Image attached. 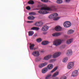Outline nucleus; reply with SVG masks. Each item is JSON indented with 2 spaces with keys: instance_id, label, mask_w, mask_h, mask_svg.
<instances>
[{
  "instance_id": "2eb2a0df",
  "label": "nucleus",
  "mask_w": 79,
  "mask_h": 79,
  "mask_svg": "<svg viewBox=\"0 0 79 79\" xmlns=\"http://www.w3.org/2000/svg\"><path fill=\"white\" fill-rule=\"evenodd\" d=\"M73 39H70L67 41L66 43L67 44H71L73 42Z\"/></svg>"
},
{
  "instance_id": "6ab92c4d",
  "label": "nucleus",
  "mask_w": 79,
  "mask_h": 79,
  "mask_svg": "<svg viewBox=\"0 0 79 79\" xmlns=\"http://www.w3.org/2000/svg\"><path fill=\"white\" fill-rule=\"evenodd\" d=\"M48 44V41H43L42 43V45H47Z\"/></svg>"
},
{
  "instance_id": "aec40b11",
  "label": "nucleus",
  "mask_w": 79,
  "mask_h": 79,
  "mask_svg": "<svg viewBox=\"0 0 79 79\" xmlns=\"http://www.w3.org/2000/svg\"><path fill=\"white\" fill-rule=\"evenodd\" d=\"M58 74H59V72H56L54 73V74L52 75V77H56V76H57Z\"/></svg>"
},
{
  "instance_id": "4468645a",
  "label": "nucleus",
  "mask_w": 79,
  "mask_h": 79,
  "mask_svg": "<svg viewBox=\"0 0 79 79\" xmlns=\"http://www.w3.org/2000/svg\"><path fill=\"white\" fill-rule=\"evenodd\" d=\"M52 57V55H48L47 56L45 57L44 58V60H48L49 59H50V58Z\"/></svg>"
},
{
  "instance_id": "c9c22d12",
  "label": "nucleus",
  "mask_w": 79,
  "mask_h": 79,
  "mask_svg": "<svg viewBox=\"0 0 79 79\" xmlns=\"http://www.w3.org/2000/svg\"><path fill=\"white\" fill-rule=\"evenodd\" d=\"M41 0V1H42V2H48V0Z\"/></svg>"
},
{
  "instance_id": "2f4dec72",
  "label": "nucleus",
  "mask_w": 79,
  "mask_h": 79,
  "mask_svg": "<svg viewBox=\"0 0 79 79\" xmlns=\"http://www.w3.org/2000/svg\"><path fill=\"white\" fill-rule=\"evenodd\" d=\"M53 14L52 15H49V18L50 19H51L52 18H53Z\"/></svg>"
},
{
  "instance_id": "a19ab883",
  "label": "nucleus",
  "mask_w": 79,
  "mask_h": 79,
  "mask_svg": "<svg viewBox=\"0 0 79 79\" xmlns=\"http://www.w3.org/2000/svg\"><path fill=\"white\" fill-rule=\"evenodd\" d=\"M67 3H68L70 2V0H65Z\"/></svg>"
},
{
  "instance_id": "9b49d317",
  "label": "nucleus",
  "mask_w": 79,
  "mask_h": 79,
  "mask_svg": "<svg viewBox=\"0 0 79 79\" xmlns=\"http://www.w3.org/2000/svg\"><path fill=\"white\" fill-rule=\"evenodd\" d=\"M47 64V62H45L43 64H40L39 65V67L40 68H42L43 67H44V66H46Z\"/></svg>"
},
{
  "instance_id": "79ce46f5",
  "label": "nucleus",
  "mask_w": 79,
  "mask_h": 79,
  "mask_svg": "<svg viewBox=\"0 0 79 79\" xmlns=\"http://www.w3.org/2000/svg\"><path fill=\"white\" fill-rule=\"evenodd\" d=\"M43 34H44V35H45V34H47V33H46V32H43Z\"/></svg>"
},
{
  "instance_id": "49530a36",
  "label": "nucleus",
  "mask_w": 79,
  "mask_h": 79,
  "mask_svg": "<svg viewBox=\"0 0 79 79\" xmlns=\"http://www.w3.org/2000/svg\"><path fill=\"white\" fill-rule=\"evenodd\" d=\"M56 79H58V78H56Z\"/></svg>"
},
{
  "instance_id": "0eeeda50",
  "label": "nucleus",
  "mask_w": 79,
  "mask_h": 79,
  "mask_svg": "<svg viewBox=\"0 0 79 79\" xmlns=\"http://www.w3.org/2000/svg\"><path fill=\"white\" fill-rule=\"evenodd\" d=\"M48 26L47 25H45L42 27L41 30L42 31H46L48 30Z\"/></svg>"
},
{
  "instance_id": "f704fd0d",
  "label": "nucleus",
  "mask_w": 79,
  "mask_h": 79,
  "mask_svg": "<svg viewBox=\"0 0 79 79\" xmlns=\"http://www.w3.org/2000/svg\"><path fill=\"white\" fill-rule=\"evenodd\" d=\"M55 61V59H52L50 60L49 61L50 63H52L53 62H54V61Z\"/></svg>"
},
{
  "instance_id": "423d86ee",
  "label": "nucleus",
  "mask_w": 79,
  "mask_h": 79,
  "mask_svg": "<svg viewBox=\"0 0 79 79\" xmlns=\"http://www.w3.org/2000/svg\"><path fill=\"white\" fill-rule=\"evenodd\" d=\"M32 55H33L34 56H39L40 54L39 53V52L37 51H35L32 53Z\"/></svg>"
},
{
  "instance_id": "4c0bfd02",
  "label": "nucleus",
  "mask_w": 79,
  "mask_h": 79,
  "mask_svg": "<svg viewBox=\"0 0 79 79\" xmlns=\"http://www.w3.org/2000/svg\"><path fill=\"white\" fill-rule=\"evenodd\" d=\"M60 79H66V77L65 76L62 77H61Z\"/></svg>"
},
{
  "instance_id": "72a5a7b5",
  "label": "nucleus",
  "mask_w": 79,
  "mask_h": 79,
  "mask_svg": "<svg viewBox=\"0 0 79 79\" xmlns=\"http://www.w3.org/2000/svg\"><path fill=\"white\" fill-rule=\"evenodd\" d=\"M39 24H40V26H42L43 24H44V23L42 21H40L39 22Z\"/></svg>"
},
{
  "instance_id": "f03ea898",
  "label": "nucleus",
  "mask_w": 79,
  "mask_h": 79,
  "mask_svg": "<svg viewBox=\"0 0 79 79\" xmlns=\"http://www.w3.org/2000/svg\"><path fill=\"white\" fill-rule=\"evenodd\" d=\"M63 41V40H61L60 39L56 40L53 42V44L56 46H58V45H60Z\"/></svg>"
},
{
  "instance_id": "7c9ffc66",
  "label": "nucleus",
  "mask_w": 79,
  "mask_h": 79,
  "mask_svg": "<svg viewBox=\"0 0 79 79\" xmlns=\"http://www.w3.org/2000/svg\"><path fill=\"white\" fill-rule=\"evenodd\" d=\"M35 26H40V25L39 24V22H37L35 23Z\"/></svg>"
},
{
  "instance_id": "412c9836",
  "label": "nucleus",
  "mask_w": 79,
  "mask_h": 79,
  "mask_svg": "<svg viewBox=\"0 0 79 79\" xmlns=\"http://www.w3.org/2000/svg\"><path fill=\"white\" fill-rule=\"evenodd\" d=\"M72 54V50H70L68 51L66 53V55H71Z\"/></svg>"
},
{
  "instance_id": "f8f14e48",
  "label": "nucleus",
  "mask_w": 79,
  "mask_h": 79,
  "mask_svg": "<svg viewBox=\"0 0 79 79\" xmlns=\"http://www.w3.org/2000/svg\"><path fill=\"white\" fill-rule=\"evenodd\" d=\"M61 35V33H55L52 34L53 37H57Z\"/></svg>"
},
{
  "instance_id": "dca6fc26",
  "label": "nucleus",
  "mask_w": 79,
  "mask_h": 79,
  "mask_svg": "<svg viewBox=\"0 0 79 79\" xmlns=\"http://www.w3.org/2000/svg\"><path fill=\"white\" fill-rule=\"evenodd\" d=\"M53 66L52 64H50L47 67V69H52L53 68Z\"/></svg>"
},
{
  "instance_id": "37998d69",
  "label": "nucleus",
  "mask_w": 79,
  "mask_h": 79,
  "mask_svg": "<svg viewBox=\"0 0 79 79\" xmlns=\"http://www.w3.org/2000/svg\"><path fill=\"white\" fill-rule=\"evenodd\" d=\"M27 22L28 23H30V21H27Z\"/></svg>"
},
{
  "instance_id": "f3484780",
  "label": "nucleus",
  "mask_w": 79,
  "mask_h": 79,
  "mask_svg": "<svg viewBox=\"0 0 79 79\" xmlns=\"http://www.w3.org/2000/svg\"><path fill=\"white\" fill-rule=\"evenodd\" d=\"M47 71H48V69H47V68H44L42 70V73L44 74L46 72H47Z\"/></svg>"
},
{
  "instance_id": "4be33fe9",
  "label": "nucleus",
  "mask_w": 79,
  "mask_h": 79,
  "mask_svg": "<svg viewBox=\"0 0 79 79\" xmlns=\"http://www.w3.org/2000/svg\"><path fill=\"white\" fill-rule=\"evenodd\" d=\"M34 34V32L32 31H31L28 32V35L29 36H32Z\"/></svg>"
},
{
  "instance_id": "c85d7f7f",
  "label": "nucleus",
  "mask_w": 79,
  "mask_h": 79,
  "mask_svg": "<svg viewBox=\"0 0 79 79\" xmlns=\"http://www.w3.org/2000/svg\"><path fill=\"white\" fill-rule=\"evenodd\" d=\"M57 69V67H55L54 69H53L51 72V73H53L55 72Z\"/></svg>"
},
{
  "instance_id": "e433bc0d",
  "label": "nucleus",
  "mask_w": 79,
  "mask_h": 79,
  "mask_svg": "<svg viewBox=\"0 0 79 79\" xmlns=\"http://www.w3.org/2000/svg\"><path fill=\"white\" fill-rule=\"evenodd\" d=\"M27 10H31V7L29 6H28L26 8Z\"/></svg>"
},
{
  "instance_id": "bb28decb",
  "label": "nucleus",
  "mask_w": 79,
  "mask_h": 79,
  "mask_svg": "<svg viewBox=\"0 0 79 79\" xmlns=\"http://www.w3.org/2000/svg\"><path fill=\"white\" fill-rule=\"evenodd\" d=\"M29 15H36V13H35V12H30L29 13Z\"/></svg>"
},
{
  "instance_id": "5701e85b",
  "label": "nucleus",
  "mask_w": 79,
  "mask_h": 79,
  "mask_svg": "<svg viewBox=\"0 0 79 79\" xmlns=\"http://www.w3.org/2000/svg\"><path fill=\"white\" fill-rule=\"evenodd\" d=\"M28 4H30L31 5H33L34 3V1L31 0L28 2Z\"/></svg>"
},
{
  "instance_id": "de8ad7c7",
  "label": "nucleus",
  "mask_w": 79,
  "mask_h": 79,
  "mask_svg": "<svg viewBox=\"0 0 79 79\" xmlns=\"http://www.w3.org/2000/svg\"><path fill=\"white\" fill-rule=\"evenodd\" d=\"M35 10H37V9H35Z\"/></svg>"
},
{
  "instance_id": "7ed1b4c3",
  "label": "nucleus",
  "mask_w": 79,
  "mask_h": 79,
  "mask_svg": "<svg viewBox=\"0 0 79 79\" xmlns=\"http://www.w3.org/2000/svg\"><path fill=\"white\" fill-rule=\"evenodd\" d=\"M74 62H70L68 63L67 68L69 69H72L74 67Z\"/></svg>"
},
{
  "instance_id": "1a4fd4ad",
  "label": "nucleus",
  "mask_w": 79,
  "mask_h": 79,
  "mask_svg": "<svg viewBox=\"0 0 79 79\" xmlns=\"http://www.w3.org/2000/svg\"><path fill=\"white\" fill-rule=\"evenodd\" d=\"M78 74V71L77 70H75L73 72L72 74V77H76Z\"/></svg>"
},
{
  "instance_id": "a211bd4d",
  "label": "nucleus",
  "mask_w": 79,
  "mask_h": 79,
  "mask_svg": "<svg viewBox=\"0 0 79 79\" xmlns=\"http://www.w3.org/2000/svg\"><path fill=\"white\" fill-rule=\"evenodd\" d=\"M28 19L30 20H33L35 19V17H33L32 15H31L28 17Z\"/></svg>"
},
{
  "instance_id": "a18cd8bd",
  "label": "nucleus",
  "mask_w": 79,
  "mask_h": 79,
  "mask_svg": "<svg viewBox=\"0 0 79 79\" xmlns=\"http://www.w3.org/2000/svg\"><path fill=\"white\" fill-rule=\"evenodd\" d=\"M33 23V21H30V23Z\"/></svg>"
},
{
  "instance_id": "c756f323",
  "label": "nucleus",
  "mask_w": 79,
  "mask_h": 79,
  "mask_svg": "<svg viewBox=\"0 0 79 79\" xmlns=\"http://www.w3.org/2000/svg\"><path fill=\"white\" fill-rule=\"evenodd\" d=\"M40 58L38 57L36 58L35 59V61L36 62H39V61H40Z\"/></svg>"
},
{
  "instance_id": "c03bdc74",
  "label": "nucleus",
  "mask_w": 79,
  "mask_h": 79,
  "mask_svg": "<svg viewBox=\"0 0 79 79\" xmlns=\"http://www.w3.org/2000/svg\"><path fill=\"white\" fill-rule=\"evenodd\" d=\"M37 35L36 34H35V35H34V36H35V37H36V36H37Z\"/></svg>"
},
{
  "instance_id": "9d476101",
  "label": "nucleus",
  "mask_w": 79,
  "mask_h": 79,
  "mask_svg": "<svg viewBox=\"0 0 79 79\" xmlns=\"http://www.w3.org/2000/svg\"><path fill=\"white\" fill-rule=\"evenodd\" d=\"M62 28L60 26H57L55 27V30L56 31H61Z\"/></svg>"
},
{
  "instance_id": "58836bf2",
  "label": "nucleus",
  "mask_w": 79,
  "mask_h": 79,
  "mask_svg": "<svg viewBox=\"0 0 79 79\" xmlns=\"http://www.w3.org/2000/svg\"><path fill=\"white\" fill-rule=\"evenodd\" d=\"M39 29V28L37 27H35V30L38 31Z\"/></svg>"
},
{
  "instance_id": "cd10ccee",
  "label": "nucleus",
  "mask_w": 79,
  "mask_h": 79,
  "mask_svg": "<svg viewBox=\"0 0 79 79\" xmlns=\"http://www.w3.org/2000/svg\"><path fill=\"white\" fill-rule=\"evenodd\" d=\"M52 75L51 74H49L47 75L45 77V79H50V76H51Z\"/></svg>"
},
{
  "instance_id": "ddd939ff",
  "label": "nucleus",
  "mask_w": 79,
  "mask_h": 79,
  "mask_svg": "<svg viewBox=\"0 0 79 79\" xmlns=\"http://www.w3.org/2000/svg\"><path fill=\"white\" fill-rule=\"evenodd\" d=\"M30 50H35V48H34V46H35V45L34 44H30Z\"/></svg>"
},
{
  "instance_id": "20e7f679",
  "label": "nucleus",
  "mask_w": 79,
  "mask_h": 79,
  "mask_svg": "<svg viewBox=\"0 0 79 79\" xmlns=\"http://www.w3.org/2000/svg\"><path fill=\"white\" fill-rule=\"evenodd\" d=\"M71 25V22L69 21H66L64 23V26L65 27H69Z\"/></svg>"
},
{
  "instance_id": "393cba45",
  "label": "nucleus",
  "mask_w": 79,
  "mask_h": 79,
  "mask_svg": "<svg viewBox=\"0 0 79 79\" xmlns=\"http://www.w3.org/2000/svg\"><path fill=\"white\" fill-rule=\"evenodd\" d=\"M68 57H65V58L62 61L64 63H66V62L68 61Z\"/></svg>"
},
{
  "instance_id": "473e14b6",
  "label": "nucleus",
  "mask_w": 79,
  "mask_h": 79,
  "mask_svg": "<svg viewBox=\"0 0 79 79\" xmlns=\"http://www.w3.org/2000/svg\"><path fill=\"white\" fill-rule=\"evenodd\" d=\"M42 40L40 38H39L37 40V42H40Z\"/></svg>"
},
{
  "instance_id": "ea45409f",
  "label": "nucleus",
  "mask_w": 79,
  "mask_h": 79,
  "mask_svg": "<svg viewBox=\"0 0 79 79\" xmlns=\"http://www.w3.org/2000/svg\"><path fill=\"white\" fill-rule=\"evenodd\" d=\"M35 27H33L31 28V30H35Z\"/></svg>"
},
{
  "instance_id": "6e6552de",
  "label": "nucleus",
  "mask_w": 79,
  "mask_h": 79,
  "mask_svg": "<svg viewBox=\"0 0 79 79\" xmlns=\"http://www.w3.org/2000/svg\"><path fill=\"white\" fill-rule=\"evenodd\" d=\"M60 54L61 53L60 52H56L53 55L52 57L54 58H57V57H58V56L60 55Z\"/></svg>"
},
{
  "instance_id": "b1692460",
  "label": "nucleus",
  "mask_w": 79,
  "mask_h": 79,
  "mask_svg": "<svg viewBox=\"0 0 79 79\" xmlns=\"http://www.w3.org/2000/svg\"><path fill=\"white\" fill-rule=\"evenodd\" d=\"M74 32V30H70L68 31V34H73Z\"/></svg>"
},
{
  "instance_id": "39448f33",
  "label": "nucleus",
  "mask_w": 79,
  "mask_h": 79,
  "mask_svg": "<svg viewBox=\"0 0 79 79\" xmlns=\"http://www.w3.org/2000/svg\"><path fill=\"white\" fill-rule=\"evenodd\" d=\"M53 17H54V21H57V20H58L60 18V17H56L58 16V15L57 13H54L53 14Z\"/></svg>"
},
{
  "instance_id": "a878e982",
  "label": "nucleus",
  "mask_w": 79,
  "mask_h": 79,
  "mask_svg": "<svg viewBox=\"0 0 79 79\" xmlns=\"http://www.w3.org/2000/svg\"><path fill=\"white\" fill-rule=\"evenodd\" d=\"M62 2L63 1H62V0H57V3H58L59 4L62 3Z\"/></svg>"
},
{
  "instance_id": "f257e3e1",
  "label": "nucleus",
  "mask_w": 79,
  "mask_h": 79,
  "mask_svg": "<svg viewBox=\"0 0 79 79\" xmlns=\"http://www.w3.org/2000/svg\"><path fill=\"white\" fill-rule=\"evenodd\" d=\"M46 10L48 11H56L57 9L55 7V6H51L50 8L44 6L42 7L40 9V10L38 11V13L40 14H43L44 15L48 14V12H47Z\"/></svg>"
}]
</instances>
